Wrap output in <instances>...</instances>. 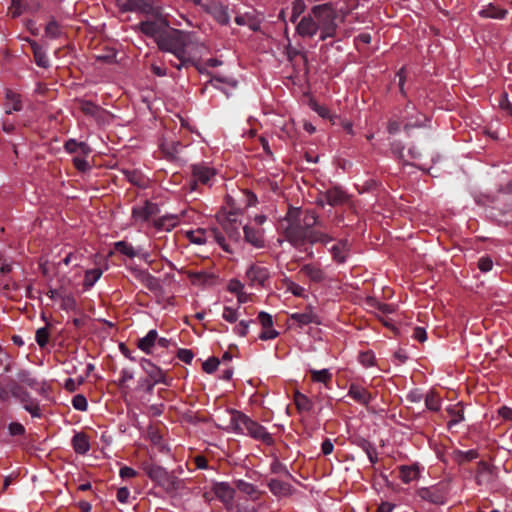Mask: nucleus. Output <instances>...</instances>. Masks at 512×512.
Masks as SVG:
<instances>
[{
    "instance_id": "nucleus-53",
    "label": "nucleus",
    "mask_w": 512,
    "mask_h": 512,
    "mask_svg": "<svg viewBox=\"0 0 512 512\" xmlns=\"http://www.w3.org/2000/svg\"><path fill=\"white\" fill-rule=\"evenodd\" d=\"M305 10V4L302 0H295L292 7L291 21L295 22L297 17Z\"/></svg>"
},
{
    "instance_id": "nucleus-50",
    "label": "nucleus",
    "mask_w": 512,
    "mask_h": 512,
    "mask_svg": "<svg viewBox=\"0 0 512 512\" xmlns=\"http://www.w3.org/2000/svg\"><path fill=\"white\" fill-rule=\"evenodd\" d=\"M11 16L16 18L20 16L25 11V4L22 3V0H12L11 7L9 8Z\"/></svg>"
},
{
    "instance_id": "nucleus-40",
    "label": "nucleus",
    "mask_w": 512,
    "mask_h": 512,
    "mask_svg": "<svg viewBox=\"0 0 512 512\" xmlns=\"http://www.w3.org/2000/svg\"><path fill=\"white\" fill-rule=\"evenodd\" d=\"M102 270L99 268L87 270L85 272V278H84V286L86 288H90L94 285V283L101 277Z\"/></svg>"
},
{
    "instance_id": "nucleus-25",
    "label": "nucleus",
    "mask_w": 512,
    "mask_h": 512,
    "mask_svg": "<svg viewBox=\"0 0 512 512\" xmlns=\"http://www.w3.org/2000/svg\"><path fill=\"white\" fill-rule=\"evenodd\" d=\"M317 28L316 22L310 16H305L298 24L297 31L302 36H312L316 33Z\"/></svg>"
},
{
    "instance_id": "nucleus-21",
    "label": "nucleus",
    "mask_w": 512,
    "mask_h": 512,
    "mask_svg": "<svg viewBox=\"0 0 512 512\" xmlns=\"http://www.w3.org/2000/svg\"><path fill=\"white\" fill-rule=\"evenodd\" d=\"M353 443L363 449L372 464H375L378 461L376 448L373 443L361 436L355 437Z\"/></svg>"
},
{
    "instance_id": "nucleus-60",
    "label": "nucleus",
    "mask_w": 512,
    "mask_h": 512,
    "mask_svg": "<svg viewBox=\"0 0 512 512\" xmlns=\"http://www.w3.org/2000/svg\"><path fill=\"white\" fill-rule=\"evenodd\" d=\"M493 265V261L488 256L481 257L478 261V267L480 270H482L483 273H487V271H490L493 268Z\"/></svg>"
},
{
    "instance_id": "nucleus-2",
    "label": "nucleus",
    "mask_w": 512,
    "mask_h": 512,
    "mask_svg": "<svg viewBox=\"0 0 512 512\" xmlns=\"http://www.w3.org/2000/svg\"><path fill=\"white\" fill-rule=\"evenodd\" d=\"M193 35L181 30L169 28L165 35L158 40V47L175 55L178 63H172L177 69L191 63L189 48L196 44Z\"/></svg>"
},
{
    "instance_id": "nucleus-51",
    "label": "nucleus",
    "mask_w": 512,
    "mask_h": 512,
    "mask_svg": "<svg viewBox=\"0 0 512 512\" xmlns=\"http://www.w3.org/2000/svg\"><path fill=\"white\" fill-rule=\"evenodd\" d=\"M154 224L158 229H165V230L169 231L171 227L175 226L176 222L173 217H171V218L163 217V218H160L157 221H155Z\"/></svg>"
},
{
    "instance_id": "nucleus-41",
    "label": "nucleus",
    "mask_w": 512,
    "mask_h": 512,
    "mask_svg": "<svg viewBox=\"0 0 512 512\" xmlns=\"http://www.w3.org/2000/svg\"><path fill=\"white\" fill-rule=\"evenodd\" d=\"M317 315L313 313L312 309L309 308L308 312L305 313H296L292 315V319L296 320L301 325H305L313 322L316 319Z\"/></svg>"
},
{
    "instance_id": "nucleus-64",
    "label": "nucleus",
    "mask_w": 512,
    "mask_h": 512,
    "mask_svg": "<svg viewBox=\"0 0 512 512\" xmlns=\"http://www.w3.org/2000/svg\"><path fill=\"white\" fill-rule=\"evenodd\" d=\"M223 318L230 323H234L238 319L237 312L229 307H226L223 312Z\"/></svg>"
},
{
    "instance_id": "nucleus-49",
    "label": "nucleus",
    "mask_w": 512,
    "mask_h": 512,
    "mask_svg": "<svg viewBox=\"0 0 512 512\" xmlns=\"http://www.w3.org/2000/svg\"><path fill=\"white\" fill-rule=\"evenodd\" d=\"M61 307L64 310H72L76 307V301L74 297L69 293H60Z\"/></svg>"
},
{
    "instance_id": "nucleus-3",
    "label": "nucleus",
    "mask_w": 512,
    "mask_h": 512,
    "mask_svg": "<svg viewBox=\"0 0 512 512\" xmlns=\"http://www.w3.org/2000/svg\"><path fill=\"white\" fill-rule=\"evenodd\" d=\"M147 19L140 23V30L147 36L153 37L156 42L168 31L169 23L159 8L150 7L145 13Z\"/></svg>"
},
{
    "instance_id": "nucleus-48",
    "label": "nucleus",
    "mask_w": 512,
    "mask_h": 512,
    "mask_svg": "<svg viewBox=\"0 0 512 512\" xmlns=\"http://www.w3.org/2000/svg\"><path fill=\"white\" fill-rule=\"evenodd\" d=\"M363 367H372L375 365V354L372 351L362 352L358 356Z\"/></svg>"
},
{
    "instance_id": "nucleus-17",
    "label": "nucleus",
    "mask_w": 512,
    "mask_h": 512,
    "mask_svg": "<svg viewBox=\"0 0 512 512\" xmlns=\"http://www.w3.org/2000/svg\"><path fill=\"white\" fill-rule=\"evenodd\" d=\"M143 470L152 481L159 485L163 483L168 474L165 468L152 463H143Z\"/></svg>"
},
{
    "instance_id": "nucleus-1",
    "label": "nucleus",
    "mask_w": 512,
    "mask_h": 512,
    "mask_svg": "<svg viewBox=\"0 0 512 512\" xmlns=\"http://www.w3.org/2000/svg\"><path fill=\"white\" fill-rule=\"evenodd\" d=\"M279 229L293 245L305 242L313 244L319 240L318 221L315 212H301L295 208L289 209L286 216L280 221Z\"/></svg>"
},
{
    "instance_id": "nucleus-47",
    "label": "nucleus",
    "mask_w": 512,
    "mask_h": 512,
    "mask_svg": "<svg viewBox=\"0 0 512 512\" xmlns=\"http://www.w3.org/2000/svg\"><path fill=\"white\" fill-rule=\"evenodd\" d=\"M61 35V29L55 20H51L45 27V36L49 38H57Z\"/></svg>"
},
{
    "instance_id": "nucleus-6",
    "label": "nucleus",
    "mask_w": 512,
    "mask_h": 512,
    "mask_svg": "<svg viewBox=\"0 0 512 512\" xmlns=\"http://www.w3.org/2000/svg\"><path fill=\"white\" fill-rule=\"evenodd\" d=\"M322 247L326 248L331 253L333 260L339 264L344 263L350 253V243L348 240L334 242L325 234H322Z\"/></svg>"
},
{
    "instance_id": "nucleus-62",
    "label": "nucleus",
    "mask_w": 512,
    "mask_h": 512,
    "mask_svg": "<svg viewBox=\"0 0 512 512\" xmlns=\"http://www.w3.org/2000/svg\"><path fill=\"white\" fill-rule=\"evenodd\" d=\"M8 430L11 436L23 435L25 433L24 426L18 422L10 423L8 426Z\"/></svg>"
},
{
    "instance_id": "nucleus-12",
    "label": "nucleus",
    "mask_w": 512,
    "mask_h": 512,
    "mask_svg": "<svg viewBox=\"0 0 512 512\" xmlns=\"http://www.w3.org/2000/svg\"><path fill=\"white\" fill-rule=\"evenodd\" d=\"M258 318L264 329V331L260 334L259 338L261 340H269L276 338L278 336V332L272 328V316L266 312H260Z\"/></svg>"
},
{
    "instance_id": "nucleus-39",
    "label": "nucleus",
    "mask_w": 512,
    "mask_h": 512,
    "mask_svg": "<svg viewBox=\"0 0 512 512\" xmlns=\"http://www.w3.org/2000/svg\"><path fill=\"white\" fill-rule=\"evenodd\" d=\"M18 378V384L23 387V385H26L30 388H34L37 385V381L35 378H33L30 374V372L26 370H21L17 374Z\"/></svg>"
},
{
    "instance_id": "nucleus-19",
    "label": "nucleus",
    "mask_w": 512,
    "mask_h": 512,
    "mask_svg": "<svg viewBox=\"0 0 512 512\" xmlns=\"http://www.w3.org/2000/svg\"><path fill=\"white\" fill-rule=\"evenodd\" d=\"M215 495L225 504H231L234 498V489L225 482L217 483L213 487Z\"/></svg>"
},
{
    "instance_id": "nucleus-57",
    "label": "nucleus",
    "mask_w": 512,
    "mask_h": 512,
    "mask_svg": "<svg viewBox=\"0 0 512 512\" xmlns=\"http://www.w3.org/2000/svg\"><path fill=\"white\" fill-rule=\"evenodd\" d=\"M72 403L73 407L77 410L85 411L87 409V400L81 394L74 396Z\"/></svg>"
},
{
    "instance_id": "nucleus-29",
    "label": "nucleus",
    "mask_w": 512,
    "mask_h": 512,
    "mask_svg": "<svg viewBox=\"0 0 512 512\" xmlns=\"http://www.w3.org/2000/svg\"><path fill=\"white\" fill-rule=\"evenodd\" d=\"M347 200L345 192L337 187L328 189L326 192V202L330 205H339Z\"/></svg>"
},
{
    "instance_id": "nucleus-31",
    "label": "nucleus",
    "mask_w": 512,
    "mask_h": 512,
    "mask_svg": "<svg viewBox=\"0 0 512 512\" xmlns=\"http://www.w3.org/2000/svg\"><path fill=\"white\" fill-rule=\"evenodd\" d=\"M72 444L74 450L79 454H85L90 448L88 438L84 433L75 434Z\"/></svg>"
},
{
    "instance_id": "nucleus-58",
    "label": "nucleus",
    "mask_w": 512,
    "mask_h": 512,
    "mask_svg": "<svg viewBox=\"0 0 512 512\" xmlns=\"http://www.w3.org/2000/svg\"><path fill=\"white\" fill-rule=\"evenodd\" d=\"M425 121V116L424 115H421V116H418L417 119L415 120H409L408 122L405 123L404 125V131L409 134L410 133V130L411 128H414V127H421L423 126V122Z\"/></svg>"
},
{
    "instance_id": "nucleus-45",
    "label": "nucleus",
    "mask_w": 512,
    "mask_h": 512,
    "mask_svg": "<svg viewBox=\"0 0 512 512\" xmlns=\"http://www.w3.org/2000/svg\"><path fill=\"white\" fill-rule=\"evenodd\" d=\"M114 248L116 251H118L130 258H133L136 256V252L133 249V247L125 241H120V242L115 243Z\"/></svg>"
},
{
    "instance_id": "nucleus-42",
    "label": "nucleus",
    "mask_w": 512,
    "mask_h": 512,
    "mask_svg": "<svg viewBox=\"0 0 512 512\" xmlns=\"http://www.w3.org/2000/svg\"><path fill=\"white\" fill-rule=\"evenodd\" d=\"M96 60L107 64L115 63L117 62L116 52L113 48H107L103 53L96 56Z\"/></svg>"
},
{
    "instance_id": "nucleus-34",
    "label": "nucleus",
    "mask_w": 512,
    "mask_h": 512,
    "mask_svg": "<svg viewBox=\"0 0 512 512\" xmlns=\"http://www.w3.org/2000/svg\"><path fill=\"white\" fill-rule=\"evenodd\" d=\"M294 402L296 404L297 409L300 412H308L312 408V401L304 394L299 391L295 392Z\"/></svg>"
},
{
    "instance_id": "nucleus-59",
    "label": "nucleus",
    "mask_w": 512,
    "mask_h": 512,
    "mask_svg": "<svg viewBox=\"0 0 512 512\" xmlns=\"http://www.w3.org/2000/svg\"><path fill=\"white\" fill-rule=\"evenodd\" d=\"M397 77H398V87H399V92L400 94L403 96V97H406L407 94H406V90H405V81H406V73H405V68H401L398 72H397Z\"/></svg>"
},
{
    "instance_id": "nucleus-5",
    "label": "nucleus",
    "mask_w": 512,
    "mask_h": 512,
    "mask_svg": "<svg viewBox=\"0 0 512 512\" xmlns=\"http://www.w3.org/2000/svg\"><path fill=\"white\" fill-rule=\"evenodd\" d=\"M497 198L502 203L501 208L498 209L497 222L512 229V182L499 190Z\"/></svg>"
},
{
    "instance_id": "nucleus-37",
    "label": "nucleus",
    "mask_w": 512,
    "mask_h": 512,
    "mask_svg": "<svg viewBox=\"0 0 512 512\" xmlns=\"http://www.w3.org/2000/svg\"><path fill=\"white\" fill-rule=\"evenodd\" d=\"M142 367L148 373L150 379L154 381V383H158L161 381L162 372L157 367H155L150 361L143 360Z\"/></svg>"
},
{
    "instance_id": "nucleus-55",
    "label": "nucleus",
    "mask_w": 512,
    "mask_h": 512,
    "mask_svg": "<svg viewBox=\"0 0 512 512\" xmlns=\"http://www.w3.org/2000/svg\"><path fill=\"white\" fill-rule=\"evenodd\" d=\"M48 330L47 328H39L36 331V341L40 347H44L48 342Z\"/></svg>"
},
{
    "instance_id": "nucleus-63",
    "label": "nucleus",
    "mask_w": 512,
    "mask_h": 512,
    "mask_svg": "<svg viewBox=\"0 0 512 512\" xmlns=\"http://www.w3.org/2000/svg\"><path fill=\"white\" fill-rule=\"evenodd\" d=\"M412 338L424 342L427 339V333L422 327H416L413 329Z\"/></svg>"
},
{
    "instance_id": "nucleus-27",
    "label": "nucleus",
    "mask_w": 512,
    "mask_h": 512,
    "mask_svg": "<svg viewBox=\"0 0 512 512\" xmlns=\"http://www.w3.org/2000/svg\"><path fill=\"white\" fill-rule=\"evenodd\" d=\"M30 46L33 50L35 63L39 67L48 68L50 64H49L48 57H47L45 51L43 50V48L36 41H31Z\"/></svg>"
},
{
    "instance_id": "nucleus-9",
    "label": "nucleus",
    "mask_w": 512,
    "mask_h": 512,
    "mask_svg": "<svg viewBox=\"0 0 512 512\" xmlns=\"http://www.w3.org/2000/svg\"><path fill=\"white\" fill-rule=\"evenodd\" d=\"M337 29L335 17H332V10L327 4H322V41L326 37L333 36Z\"/></svg>"
},
{
    "instance_id": "nucleus-20",
    "label": "nucleus",
    "mask_w": 512,
    "mask_h": 512,
    "mask_svg": "<svg viewBox=\"0 0 512 512\" xmlns=\"http://www.w3.org/2000/svg\"><path fill=\"white\" fill-rule=\"evenodd\" d=\"M349 395L357 403L365 406H367L370 403V400L373 398L371 393L364 389L363 386L357 384L350 385Z\"/></svg>"
},
{
    "instance_id": "nucleus-43",
    "label": "nucleus",
    "mask_w": 512,
    "mask_h": 512,
    "mask_svg": "<svg viewBox=\"0 0 512 512\" xmlns=\"http://www.w3.org/2000/svg\"><path fill=\"white\" fill-rule=\"evenodd\" d=\"M236 487L239 491L247 494L248 496H250L253 499H255L257 496L256 488L250 483H247L243 480H238L236 482Z\"/></svg>"
},
{
    "instance_id": "nucleus-36",
    "label": "nucleus",
    "mask_w": 512,
    "mask_h": 512,
    "mask_svg": "<svg viewBox=\"0 0 512 512\" xmlns=\"http://www.w3.org/2000/svg\"><path fill=\"white\" fill-rule=\"evenodd\" d=\"M156 340L157 332L155 330H150L144 338L139 339L138 347L144 352L149 353Z\"/></svg>"
},
{
    "instance_id": "nucleus-46",
    "label": "nucleus",
    "mask_w": 512,
    "mask_h": 512,
    "mask_svg": "<svg viewBox=\"0 0 512 512\" xmlns=\"http://www.w3.org/2000/svg\"><path fill=\"white\" fill-rule=\"evenodd\" d=\"M235 22L240 26L248 25L250 27V29H252L253 31H256L259 29V23L255 19H253L249 16H246V15L236 16Z\"/></svg>"
},
{
    "instance_id": "nucleus-44",
    "label": "nucleus",
    "mask_w": 512,
    "mask_h": 512,
    "mask_svg": "<svg viewBox=\"0 0 512 512\" xmlns=\"http://www.w3.org/2000/svg\"><path fill=\"white\" fill-rule=\"evenodd\" d=\"M79 107L84 114L89 116H96L99 112V107L90 101L80 100Z\"/></svg>"
},
{
    "instance_id": "nucleus-14",
    "label": "nucleus",
    "mask_w": 512,
    "mask_h": 512,
    "mask_svg": "<svg viewBox=\"0 0 512 512\" xmlns=\"http://www.w3.org/2000/svg\"><path fill=\"white\" fill-rule=\"evenodd\" d=\"M159 213V208L156 204L146 201L142 207H135L132 211V216L135 220L146 221L150 217Z\"/></svg>"
},
{
    "instance_id": "nucleus-10",
    "label": "nucleus",
    "mask_w": 512,
    "mask_h": 512,
    "mask_svg": "<svg viewBox=\"0 0 512 512\" xmlns=\"http://www.w3.org/2000/svg\"><path fill=\"white\" fill-rule=\"evenodd\" d=\"M116 2L123 12L138 11L145 14L147 11H150L152 6L148 0H116Z\"/></svg>"
},
{
    "instance_id": "nucleus-18",
    "label": "nucleus",
    "mask_w": 512,
    "mask_h": 512,
    "mask_svg": "<svg viewBox=\"0 0 512 512\" xmlns=\"http://www.w3.org/2000/svg\"><path fill=\"white\" fill-rule=\"evenodd\" d=\"M160 486L164 488L166 493L171 496H175L179 490L185 488V483L178 477L168 473L167 477L164 479Z\"/></svg>"
},
{
    "instance_id": "nucleus-11",
    "label": "nucleus",
    "mask_w": 512,
    "mask_h": 512,
    "mask_svg": "<svg viewBox=\"0 0 512 512\" xmlns=\"http://www.w3.org/2000/svg\"><path fill=\"white\" fill-rule=\"evenodd\" d=\"M247 433L256 440H261L266 444L272 443L271 434L268 433L263 426L254 422L252 419L246 420Z\"/></svg>"
},
{
    "instance_id": "nucleus-33",
    "label": "nucleus",
    "mask_w": 512,
    "mask_h": 512,
    "mask_svg": "<svg viewBox=\"0 0 512 512\" xmlns=\"http://www.w3.org/2000/svg\"><path fill=\"white\" fill-rule=\"evenodd\" d=\"M478 457L479 454L475 449H470L466 452H463V450H455L453 453V458L458 464L470 462L474 459H477Z\"/></svg>"
},
{
    "instance_id": "nucleus-56",
    "label": "nucleus",
    "mask_w": 512,
    "mask_h": 512,
    "mask_svg": "<svg viewBox=\"0 0 512 512\" xmlns=\"http://www.w3.org/2000/svg\"><path fill=\"white\" fill-rule=\"evenodd\" d=\"M218 365H219V360L215 357H211L203 363L202 367L206 373L210 374V373H213L217 369Z\"/></svg>"
},
{
    "instance_id": "nucleus-22",
    "label": "nucleus",
    "mask_w": 512,
    "mask_h": 512,
    "mask_svg": "<svg viewBox=\"0 0 512 512\" xmlns=\"http://www.w3.org/2000/svg\"><path fill=\"white\" fill-rule=\"evenodd\" d=\"M482 18L505 19L507 17V9L500 8L494 4L484 6L479 12Z\"/></svg>"
},
{
    "instance_id": "nucleus-52",
    "label": "nucleus",
    "mask_w": 512,
    "mask_h": 512,
    "mask_svg": "<svg viewBox=\"0 0 512 512\" xmlns=\"http://www.w3.org/2000/svg\"><path fill=\"white\" fill-rule=\"evenodd\" d=\"M179 142H171L168 144H162L163 152L170 158H175L178 153Z\"/></svg>"
},
{
    "instance_id": "nucleus-15",
    "label": "nucleus",
    "mask_w": 512,
    "mask_h": 512,
    "mask_svg": "<svg viewBox=\"0 0 512 512\" xmlns=\"http://www.w3.org/2000/svg\"><path fill=\"white\" fill-rule=\"evenodd\" d=\"M322 120H329L333 126H340L347 134H353L352 124L350 121L340 118L339 115L330 113L329 109L322 106Z\"/></svg>"
},
{
    "instance_id": "nucleus-24",
    "label": "nucleus",
    "mask_w": 512,
    "mask_h": 512,
    "mask_svg": "<svg viewBox=\"0 0 512 512\" xmlns=\"http://www.w3.org/2000/svg\"><path fill=\"white\" fill-rule=\"evenodd\" d=\"M6 98V113L11 114L13 111H20L22 109V102L20 95L14 91L7 89L5 93Z\"/></svg>"
},
{
    "instance_id": "nucleus-23",
    "label": "nucleus",
    "mask_w": 512,
    "mask_h": 512,
    "mask_svg": "<svg viewBox=\"0 0 512 512\" xmlns=\"http://www.w3.org/2000/svg\"><path fill=\"white\" fill-rule=\"evenodd\" d=\"M246 275L252 284L257 283L263 285L268 278V271L260 266H251Z\"/></svg>"
},
{
    "instance_id": "nucleus-13",
    "label": "nucleus",
    "mask_w": 512,
    "mask_h": 512,
    "mask_svg": "<svg viewBox=\"0 0 512 512\" xmlns=\"http://www.w3.org/2000/svg\"><path fill=\"white\" fill-rule=\"evenodd\" d=\"M203 8L210 13L220 24H227L229 22L228 10L225 6L219 3L203 4Z\"/></svg>"
},
{
    "instance_id": "nucleus-26",
    "label": "nucleus",
    "mask_w": 512,
    "mask_h": 512,
    "mask_svg": "<svg viewBox=\"0 0 512 512\" xmlns=\"http://www.w3.org/2000/svg\"><path fill=\"white\" fill-rule=\"evenodd\" d=\"M446 412L451 418L447 423V427H453V425L464 420V410L460 403L446 407Z\"/></svg>"
},
{
    "instance_id": "nucleus-32",
    "label": "nucleus",
    "mask_w": 512,
    "mask_h": 512,
    "mask_svg": "<svg viewBox=\"0 0 512 512\" xmlns=\"http://www.w3.org/2000/svg\"><path fill=\"white\" fill-rule=\"evenodd\" d=\"M419 476V469L416 466H401L399 467V477L404 483H411Z\"/></svg>"
},
{
    "instance_id": "nucleus-61",
    "label": "nucleus",
    "mask_w": 512,
    "mask_h": 512,
    "mask_svg": "<svg viewBox=\"0 0 512 512\" xmlns=\"http://www.w3.org/2000/svg\"><path fill=\"white\" fill-rule=\"evenodd\" d=\"M423 398H424V396L420 389H413L406 396V399L410 403H420V401H422Z\"/></svg>"
},
{
    "instance_id": "nucleus-4",
    "label": "nucleus",
    "mask_w": 512,
    "mask_h": 512,
    "mask_svg": "<svg viewBox=\"0 0 512 512\" xmlns=\"http://www.w3.org/2000/svg\"><path fill=\"white\" fill-rule=\"evenodd\" d=\"M449 490L448 483L439 482L432 486L418 488L416 495L423 501L430 502L432 505L442 506L447 502Z\"/></svg>"
},
{
    "instance_id": "nucleus-54",
    "label": "nucleus",
    "mask_w": 512,
    "mask_h": 512,
    "mask_svg": "<svg viewBox=\"0 0 512 512\" xmlns=\"http://www.w3.org/2000/svg\"><path fill=\"white\" fill-rule=\"evenodd\" d=\"M204 234H205V231L201 230V229H199L196 232H194V231L187 232L188 238L191 240V242L196 243V244H202L205 242Z\"/></svg>"
},
{
    "instance_id": "nucleus-35",
    "label": "nucleus",
    "mask_w": 512,
    "mask_h": 512,
    "mask_svg": "<svg viewBox=\"0 0 512 512\" xmlns=\"http://www.w3.org/2000/svg\"><path fill=\"white\" fill-rule=\"evenodd\" d=\"M425 406L432 411H438L441 408V398L435 391H430L424 397Z\"/></svg>"
},
{
    "instance_id": "nucleus-38",
    "label": "nucleus",
    "mask_w": 512,
    "mask_h": 512,
    "mask_svg": "<svg viewBox=\"0 0 512 512\" xmlns=\"http://www.w3.org/2000/svg\"><path fill=\"white\" fill-rule=\"evenodd\" d=\"M142 284L145 285L151 292H154L156 294L163 293L159 281L149 273L146 274L145 278L142 281Z\"/></svg>"
},
{
    "instance_id": "nucleus-30",
    "label": "nucleus",
    "mask_w": 512,
    "mask_h": 512,
    "mask_svg": "<svg viewBox=\"0 0 512 512\" xmlns=\"http://www.w3.org/2000/svg\"><path fill=\"white\" fill-rule=\"evenodd\" d=\"M244 234H245V240L252 244L253 246L257 248H261L264 246V240L259 233V231L255 230L254 228H251L249 226L243 227Z\"/></svg>"
},
{
    "instance_id": "nucleus-7",
    "label": "nucleus",
    "mask_w": 512,
    "mask_h": 512,
    "mask_svg": "<svg viewBox=\"0 0 512 512\" xmlns=\"http://www.w3.org/2000/svg\"><path fill=\"white\" fill-rule=\"evenodd\" d=\"M218 420L219 427L243 433L244 429H247L246 420H250V418L239 411L231 410L220 416Z\"/></svg>"
},
{
    "instance_id": "nucleus-28",
    "label": "nucleus",
    "mask_w": 512,
    "mask_h": 512,
    "mask_svg": "<svg viewBox=\"0 0 512 512\" xmlns=\"http://www.w3.org/2000/svg\"><path fill=\"white\" fill-rule=\"evenodd\" d=\"M271 492L277 496H288L292 493L289 484L279 479H271L269 482Z\"/></svg>"
},
{
    "instance_id": "nucleus-8",
    "label": "nucleus",
    "mask_w": 512,
    "mask_h": 512,
    "mask_svg": "<svg viewBox=\"0 0 512 512\" xmlns=\"http://www.w3.org/2000/svg\"><path fill=\"white\" fill-rule=\"evenodd\" d=\"M216 219L218 223L222 226L224 231L227 233L229 238L238 240L240 237V226L241 222L237 219V213L236 212H226V211H220Z\"/></svg>"
},
{
    "instance_id": "nucleus-16",
    "label": "nucleus",
    "mask_w": 512,
    "mask_h": 512,
    "mask_svg": "<svg viewBox=\"0 0 512 512\" xmlns=\"http://www.w3.org/2000/svg\"><path fill=\"white\" fill-rule=\"evenodd\" d=\"M216 170L204 164H195L192 166V176L196 181L202 184H208L209 180L215 176Z\"/></svg>"
}]
</instances>
